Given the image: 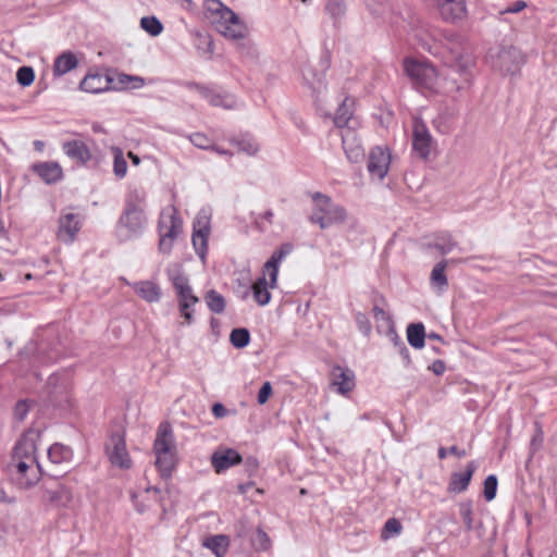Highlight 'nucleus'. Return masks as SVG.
Segmentation results:
<instances>
[{
    "mask_svg": "<svg viewBox=\"0 0 557 557\" xmlns=\"http://www.w3.org/2000/svg\"><path fill=\"white\" fill-rule=\"evenodd\" d=\"M166 273L176 292L180 313L185 320L184 324L190 325L194 322L193 307L199 302V298L194 294L188 277L178 265L168 269Z\"/></svg>",
    "mask_w": 557,
    "mask_h": 557,
    "instance_id": "7ed1b4c3",
    "label": "nucleus"
},
{
    "mask_svg": "<svg viewBox=\"0 0 557 557\" xmlns=\"http://www.w3.org/2000/svg\"><path fill=\"white\" fill-rule=\"evenodd\" d=\"M205 301L209 310L213 313H223L225 310V298L214 289H210L205 295Z\"/></svg>",
    "mask_w": 557,
    "mask_h": 557,
    "instance_id": "f704fd0d",
    "label": "nucleus"
},
{
    "mask_svg": "<svg viewBox=\"0 0 557 557\" xmlns=\"http://www.w3.org/2000/svg\"><path fill=\"white\" fill-rule=\"evenodd\" d=\"M528 7V3L524 0H517L510 5L506 7L504 10L499 11V14H516L521 12Z\"/></svg>",
    "mask_w": 557,
    "mask_h": 557,
    "instance_id": "603ef678",
    "label": "nucleus"
},
{
    "mask_svg": "<svg viewBox=\"0 0 557 557\" xmlns=\"http://www.w3.org/2000/svg\"><path fill=\"white\" fill-rule=\"evenodd\" d=\"M398 352L400 354V356L403 357V359L407 362V363H410V354H409V350L408 348L406 347L405 343H400V347L398 349Z\"/></svg>",
    "mask_w": 557,
    "mask_h": 557,
    "instance_id": "052dcab7",
    "label": "nucleus"
},
{
    "mask_svg": "<svg viewBox=\"0 0 557 557\" xmlns=\"http://www.w3.org/2000/svg\"><path fill=\"white\" fill-rule=\"evenodd\" d=\"M447 267V261L442 260L436 263L431 272V284L440 289L447 287L448 281L445 274V269Z\"/></svg>",
    "mask_w": 557,
    "mask_h": 557,
    "instance_id": "e433bc0d",
    "label": "nucleus"
},
{
    "mask_svg": "<svg viewBox=\"0 0 557 557\" xmlns=\"http://www.w3.org/2000/svg\"><path fill=\"white\" fill-rule=\"evenodd\" d=\"M131 82H133V83H134V84H133V87H134V88H140V87H143V86H144V84H145L144 78H141V77H139V76H133V79H132Z\"/></svg>",
    "mask_w": 557,
    "mask_h": 557,
    "instance_id": "69168bd1",
    "label": "nucleus"
},
{
    "mask_svg": "<svg viewBox=\"0 0 557 557\" xmlns=\"http://www.w3.org/2000/svg\"><path fill=\"white\" fill-rule=\"evenodd\" d=\"M35 72L30 66H21L16 72V81L23 86L27 87L34 83Z\"/></svg>",
    "mask_w": 557,
    "mask_h": 557,
    "instance_id": "79ce46f5",
    "label": "nucleus"
},
{
    "mask_svg": "<svg viewBox=\"0 0 557 557\" xmlns=\"http://www.w3.org/2000/svg\"><path fill=\"white\" fill-rule=\"evenodd\" d=\"M449 454H453L458 458L467 456V451L465 449H459L457 446L449 447Z\"/></svg>",
    "mask_w": 557,
    "mask_h": 557,
    "instance_id": "0e129e2a",
    "label": "nucleus"
},
{
    "mask_svg": "<svg viewBox=\"0 0 557 557\" xmlns=\"http://www.w3.org/2000/svg\"><path fill=\"white\" fill-rule=\"evenodd\" d=\"M332 385L342 395H347L355 387V374L348 368L334 366L331 371Z\"/></svg>",
    "mask_w": 557,
    "mask_h": 557,
    "instance_id": "a211bd4d",
    "label": "nucleus"
},
{
    "mask_svg": "<svg viewBox=\"0 0 557 557\" xmlns=\"http://www.w3.org/2000/svg\"><path fill=\"white\" fill-rule=\"evenodd\" d=\"M401 530H403V525H401L400 521L397 520L396 518H389V519H387V521L385 522V524L382 529L381 537L383 540H387L391 536L400 534Z\"/></svg>",
    "mask_w": 557,
    "mask_h": 557,
    "instance_id": "a19ab883",
    "label": "nucleus"
},
{
    "mask_svg": "<svg viewBox=\"0 0 557 557\" xmlns=\"http://www.w3.org/2000/svg\"><path fill=\"white\" fill-rule=\"evenodd\" d=\"M440 35L441 29L436 28H420L416 33V38L420 46L433 55L440 54Z\"/></svg>",
    "mask_w": 557,
    "mask_h": 557,
    "instance_id": "5701e85b",
    "label": "nucleus"
},
{
    "mask_svg": "<svg viewBox=\"0 0 557 557\" xmlns=\"http://www.w3.org/2000/svg\"><path fill=\"white\" fill-rule=\"evenodd\" d=\"M175 238H168L160 236L159 239V251L163 255H170L173 248Z\"/></svg>",
    "mask_w": 557,
    "mask_h": 557,
    "instance_id": "5fc2aeb1",
    "label": "nucleus"
},
{
    "mask_svg": "<svg viewBox=\"0 0 557 557\" xmlns=\"http://www.w3.org/2000/svg\"><path fill=\"white\" fill-rule=\"evenodd\" d=\"M156 454V466L162 476H169L174 468L176 458V446L173 430L170 423L162 422L158 430L153 444Z\"/></svg>",
    "mask_w": 557,
    "mask_h": 557,
    "instance_id": "f03ea898",
    "label": "nucleus"
},
{
    "mask_svg": "<svg viewBox=\"0 0 557 557\" xmlns=\"http://www.w3.org/2000/svg\"><path fill=\"white\" fill-rule=\"evenodd\" d=\"M242 461L240 454L233 448L218 449L211 455V465L216 473H222Z\"/></svg>",
    "mask_w": 557,
    "mask_h": 557,
    "instance_id": "dca6fc26",
    "label": "nucleus"
},
{
    "mask_svg": "<svg viewBox=\"0 0 557 557\" xmlns=\"http://www.w3.org/2000/svg\"><path fill=\"white\" fill-rule=\"evenodd\" d=\"M140 26L151 36H158L163 30L162 23L154 16H144L140 20Z\"/></svg>",
    "mask_w": 557,
    "mask_h": 557,
    "instance_id": "ea45409f",
    "label": "nucleus"
},
{
    "mask_svg": "<svg viewBox=\"0 0 557 557\" xmlns=\"http://www.w3.org/2000/svg\"><path fill=\"white\" fill-rule=\"evenodd\" d=\"M293 246L290 244H283L277 250H275L271 258L264 263V274L270 277L271 288L276 287L278 276V264L282 260L292 252Z\"/></svg>",
    "mask_w": 557,
    "mask_h": 557,
    "instance_id": "6ab92c4d",
    "label": "nucleus"
},
{
    "mask_svg": "<svg viewBox=\"0 0 557 557\" xmlns=\"http://www.w3.org/2000/svg\"><path fill=\"white\" fill-rule=\"evenodd\" d=\"M475 470V461H470L467 463L466 470L463 472H453L447 486V491L454 494H460L465 492L468 488Z\"/></svg>",
    "mask_w": 557,
    "mask_h": 557,
    "instance_id": "412c9836",
    "label": "nucleus"
},
{
    "mask_svg": "<svg viewBox=\"0 0 557 557\" xmlns=\"http://www.w3.org/2000/svg\"><path fill=\"white\" fill-rule=\"evenodd\" d=\"M33 170L42 178L47 184H54L63 176L62 168L57 162H40L33 165Z\"/></svg>",
    "mask_w": 557,
    "mask_h": 557,
    "instance_id": "bb28decb",
    "label": "nucleus"
},
{
    "mask_svg": "<svg viewBox=\"0 0 557 557\" xmlns=\"http://www.w3.org/2000/svg\"><path fill=\"white\" fill-rule=\"evenodd\" d=\"M311 198L313 201L312 213L309 216L311 223L318 224L320 228L324 230L346 220L345 208L335 205L329 196L317 191L311 195Z\"/></svg>",
    "mask_w": 557,
    "mask_h": 557,
    "instance_id": "20e7f679",
    "label": "nucleus"
},
{
    "mask_svg": "<svg viewBox=\"0 0 557 557\" xmlns=\"http://www.w3.org/2000/svg\"><path fill=\"white\" fill-rule=\"evenodd\" d=\"M47 493L49 500L59 506H66L72 499L70 490L63 485H59L54 490H49Z\"/></svg>",
    "mask_w": 557,
    "mask_h": 557,
    "instance_id": "4c0bfd02",
    "label": "nucleus"
},
{
    "mask_svg": "<svg viewBox=\"0 0 557 557\" xmlns=\"http://www.w3.org/2000/svg\"><path fill=\"white\" fill-rule=\"evenodd\" d=\"M459 511L461 519L465 523V527L468 531L472 530L473 528V509L472 504L470 502L461 503L459 506Z\"/></svg>",
    "mask_w": 557,
    "mask_h": 557,
    "instance_id": "49530a36",
    "label": "nucleus"
},
{
    "mask_svg": "<svg viewBox=\"0 0 557 557\" xmlns=\"http://www.w3.org/2000/svg\"><path fill=\"white\" fill-rule=\"evenodd\" d=\"M208 10L216 15L214 23L218 30L225 37L237 39L243 37L244 27L238 16L219 0H209Z\"/></svg>",
    "mask_w": 557,
    "mask_h": 557,
    "instance_id": "423d86ee",
    "label": "nucleus"
},
{
    "mask_svg": "<svg viewBox=\"0 0 557 557\" xmlns=\"http://www.w3.org/2000/svg\"><path fill=\"white\" fill-rule=\"evenodd\" d=\"M345 3L343 0H327L325 5L326 13L332 18H338L345 14Z\"/></svg>",
    "mask_w": 557,
    "mask_h": 557,
    "instance_id": "37998d69",
    "label": "nucleus"
},
{
    "mask_svg": "<svg viewBox=\"0 0 557 557\" xmlns=\"http://www.w3.org/2000/svg\"><path fill=\"white\" fill-rule=\"evenodd\" d=\"M239 286L242 287V290H237L238 297L243 300H246L251 293V286L248 282L239 283Z\"/></svg>",
    "mask_w": 557,
    "mask_h": 557,
    "instance_id": "bf43d9fd",
    "label": "nucleus"
},
{
    "mask_svg": "<svg viewBox=\"0 0 557 557\" xmlns=\"http://www.w3.org/2000/svg\"><path fill=\"white\" fill-rule=\"evenodd\" d=\"M236 145L239 151L245 152L248 156H255L259 151V145L257 141L249 137L238 139Z\"/></svg>",
    "mask_w": 557,
    "mask_h": 557,
    "instance_id": "c03bdc74",
    "label": "nucleus"
},
{
    "mask_svg": "<svg viewBox=\"0 0 557 557\" xmlns=\"http://www.w3.org/2000/svg\"><path fill=\"white\" fill-rule=\"evenodd\" d=\"M78 60L72 51H64L58 55L53 63V75L62 76L76 69Z\"/></svg>",
    "mask_w": 557,
    "mask_h": 557,
    "instance_id": "c756f323",
    "label": "nucleus"
},
{
    "mask_svg": "<svg viewBox=\"0 0 557 557\" xmlns=\"http://www.w3.org/2000/svg\"><path fill=\"white\" fill-rule=\"evenodd\" d=\"M272 394V385L270 382H264L258 393V403L263 405L268 401Z\"/></svg>",
    "mask_w": 557,
    "mask_h": 557,
    "instance_id": "864d4df0",
    "label": "nucleus"
},
{
    "mask_svg": "<svg viewBox=\"0 0 557 557\" xmlns=\"http://www.w3.org/2000/svg\"><path fill=\"white\" fill-rule=\"evenodd\" d=\"M230 342L235 348H244L250 342V333L245 327L234 329L231 332Z\"/></svg>",
    "mask_w": 557,
    "mask_h": 557,
    "instance_id": "58836bf2",
    "label": "nucleus"
},
{
    "mask_svg": "<svg viewBox=\"0 0 557 557\" xmlns=\"http://www.w3.org/2000/svg\"><path fill=\"white\" fill-rule=\"evenodd\" d=\"M497 478L495 474H491L488 476H486V479L484 480V490H483V494H484V498L487 500V502H491L495 498L496 496V491H497Z\"/></svg>",
    "mask_w": 557,
    "mask_h": 557,
    "instance_id": "a18cd8bd",
    "label": "nucleus"
},
{
    "mask_svg": "<svg viewBox=\"0 0 557 557\" xmlns=\"http://www.w3.org/2000/svg\"><path fill=\"white\" fill-rule=\"evenodd\" d=\"M392 156L387 147L375 146L369 152L368 171L371 177L382 181L388 172Z\"/></svg>",
    "mask_w": 557,
    "mask_h": 557,
    "instance_id": "9d476101",
    "label": "nucleus"
},
{
    "mask_svg": "<svg viewBox=\"0 0 557 557\" xmlns=\"http://www.w3.org/2000/svg\"><path fill=\"white\" fill-rule=\"evenodd\" d=\"M113 171L119 178H123L127 173V162L121 151L114 156Z\"/></svg>",
    "mask_w": 557,
    "mask_h": 557,
    "instance_id": "de8ad7c7",
    "label": "nucleus"
},
{
    "mask_svg": "<svg viewBox=\"0 0 557 557\" xmlns=\"http://www.w3.org/2000/svg\"><path fill=\"white\" fill-rule=\"evenodd\" d=\"M72 457V449L60 443H54L48 449V458L54 465L69 463Z\"/></svg>",
    "mask_w": 557,
    "mask_h": 557,
    "instance_id": "473e14b6",
    "label": "nucleus"
},
{
    "mask_svg": "<svg viewBox=\"0 0 557 557\" xmlns=\"http://www.w3.org/2000/svg\"><path fill=\"white\" fill-rule=\"evenodd\" d=\"M158 227L160 236L176 239L183 231V222L176 210L172 208L169 213L162 212Z\"/></svg>",
    "mask_w": 557,
    "mask_h": 557,
    "instance_id": "f3484780",
    "label": "nucleus"
},
{
    "mask_svg": "<svg viewBox=\"0 0 557 557\" xmlns=\"http://www.w3.org/2000/svg\"><path fill=\"white\" fill-rule=\"evenodd\" d=\"M352 104L354 101L350 100L349 98L344 99L343 102L339 104L333 117L334 124L338 128L344 129L347 126H356L358 124L357 121H355L352 117Z\"/></svg>",
    "mask_w": 557,
    "mask_h": 557,
    "instance_id": "c85d7f7f",
    "label": "nucleus"
},
{
    "mask_svg": "<svg viewBox=\"0 0 557 557\" xmlns=\"http://www.w3.org/2000/svg\"><path fill=\"white\" fill-rule=\"evenodd\" d=\"M202 545L210 549L216 557H224L228 549L230 540L226 535L218 534L206 537Z\"/></svg>",
    "mask_w": 557,
    "mask_h": 557,
    "instance_id": "2f4dec72",
    "label": "nucleus"
},
{
    "mask_svg": "<svg viewBox=\"0 0 557 557\" xmlns=\"http://www.w3.org/2000/svg\"><path fill=\"white\" fill-rule=\"evenodd\" d=\"M440 51L442 48L447 49L450 58L446 61L450 66H455L459 72H466L473 65V60L470 54L463 53V39L462 37L450 30H441L440 35Z\"/></svg>",
    "mask_w": 557,
    "mask_h": 557,
    "instance_id": "39448f33",
    "label": "nucleus"
},
{
    "mask_svg": "<svg viewBox=\"0 0 557 557\" xmlns=\"http://www.w3.org/2000/svg\"><path fill=\"white\" fill-rule=\"evenodd\" d=\"M64 153L78 163L85 164L91 159V152L82 140H70L62 145Z\"/></svg>",
    "mask_w": 557,
    "mask_h": 557,
    "instance_id": "393cba45",
    "label": "nucleus"
},
{
    "mask_svg": "<svg viewBox=\"0 0 557 557\" xmlns=\"http://www.w3.org/2000/svg\"><path fill=\"white\" fill-rule=\"evenodd\" d=\"M82 226L83 216L81 214L63 211L59 218L57 236L61 242L71 244L75 240Z\"/></svg>",
    "mask_w": 557,
    "mask_h": 557,
    "instance_id": "f8f14e48",
    "label": "nucleus"
},
{
    "mask_svg": "<svg viewBox=\"0 0 557 557\" xmlns=\"http://www.w3.org/2000/svg\"><path fill=\"white\" fill-rule=\"evenodd\" d=\"M256 540L258 542L259 549L265 550L270 547V537L264 531L258 530Z\"/></svg>",
    "mask_w": 557,
    "mask_h": 557,
    "instance_id": "6e6d98bb",
    "label": "nucleus"
},
{
    "mask_svg": "<svg viewBox=\"0 0 557 557\" xmlns=\"http://www.w3.org/2000/svg\"><path fill=\"white\" fill-rule=\"evenodd\" d=\"M148 224L146 212L123 210L116 224V237L120 243L139 238Z\"/></svg>",
    "mask_w": 557,
    "mask_h": 557,
    "instance_id": "0eeeda50",
    "label": "nucleus"
},
{
    "mask_svg": "<svg viewBox=\"0 0 557 557\" xmlns=\"http://www.w3.org/2000/svg\"><path fill=\"white\" fill-rule=\"evenodd\" d=\"M147 193L144 187H131L125 196L124 209L127 211L145 212Z\"/></svg>",
    "mask_w": 557,
    "mask_h": 557,
    "instance_id": "a878e982",
    "label": "nucleus"
},
{
    "mask_svg": "<svg viewBox=\"0 0 557 557\" xmlns=\"http://www.w3.org/2000/svg\"><path fill=\"white\" fill-rule=\"evenodd\" d=\"M429 369L432 370L434 374L442 375L446 370V366L442 360H434Z\"/></svg>",
    "mask_w": 557,
    "mask_h": 557,
    "instance_id": "13d9d810",
    "label": "nucleus"
},
{
    "mask_svg": "<svg viewBox=\"0 0 557 557\" xmlns=\"http://www.w3.org/2000/svg\"><path fill=\"white\" fill-rule=\"evenodd\" d=\"M190 143L200 149H210L211 140L202 133H195L189 136Z\"/></svg>",
    "mask_w": 557,
    "mask_h": 557,
    "instance_id": "09e8293b",
    "label": "nucleus"
},
{
    "mask_svg": "<svg viewBox=\"0 0 557 557\" xmlns=\"http://www.w3.org/2000/svg\"><path fill=\"white\" fill-rule=\"evenodd\" d=\"M274 213L272 210H267L263 214L260 215L261 219H264L268 223H272Z\"/></svg>",
    "mask_w": 557,
    "mask_h": 557,
    "instance_id": "774afa93",
    "label": "nucleus"
},
{
    "mask_svg": "<svg viewBox=\"0 0 557 557\" xmlns=\"http://www.w3.org/2000/svg\"><path fill=\"white\" fill-rule=\"evenodd\" d=\"M189 87L196 89L199 95L208 100L211 106L223 107L225 109H233L235 107V100L232 96L216 94L211 89L198 84H189Z\"/></svg>",
    "mask_w": 557,
    "mask_h": 557,
    "instance_id": "b1692460",
    "label": "nucleus"
},
{
    "mask_svg": "<svg viewBox=\"0 0 557 557\" xmlns=\"http://www.w3.org/2000/svg\"><path fill=\"white\" fill-rule=\"evenodd\" d=\"M432 136L422 121L416 120L412 131V148L421 158L426 159L431 153Z\"/></svg>",
    "mask_w": 557,
    "mask_h": 557,
    "instance_id": "2eb2a0df",
    "label": "nucleus"
},
{
    "mask_svg": "<svg viewBox=\"0 0 557 557\" xmlns=\"http://www.w3.org/2000/svg\"><path fill=\"white\" fill-rule=\"evenodd\" d=\"M432 246L442 255H447L458 248L457 242H455L448 233L437 235Z\"/></svg>",
    "mask_w": 557,
    "mask_h": 557,
    "instance_id": "c9c22d12",
    "label": "nucleus"
},
{
    "mask_svg": "<svg viewBox=\"0 0 557 557\" xmlns=\"http://www.w3.org/2000/svg\"><path fill=\"white\" fill-rule=\"evenodd\" d=\"M372 311H373V315H374V318L376 320L387 319L386 312L382 308H380L379 306H374Z\"/></svg>",
    "mask_w": 557,
    "mask_h": 557,
    "instance_id": "680f3d73",
    "label": "nucleus"
},
{
    "mask_svg": "<svg viewBox=\"0 0 557 557\" xmlns=\"http://www.w3.org/2000/svg\"><path fill=\"white\" fill-rule=\"evenodd\" d=\"M113 79L100 73L87 74L81 82V89L86 92L99 94L111 88Z\"/></svg>",
    "mask_w": 557,
    "mask_h": 557,
    "instance_id": "4be33fe9",
    "label": "nucleus"
},
{
    "mask_svg": "<svg viewBox=\"0 0 557 557\" xmlns=\"http://www.w3.org/2000/svg\"><path fill=\"white\" fill-rule=\"evenodd\" d=\"M271 287L270 283L265 280V274H263L262 277H259L252 285H251V293L255 301L259 306H267L271 300V293L269 292V288Z\"/></svg>",
    "mask_w": 557,
    "mask_h": 557,
    "instance_id": "7c9ffc66",
    "label": "nucleus"
},
{
    "mask_svg": "<svg viewBox=\"0 0 557 557\" xmlns=\"http://www.w3.org/2000/svg\"><path fill=\"white\" fill-rule=\"evenodd\" d=\"M29 411V406L26 400H20L16 403L13 416L16 421H23Z\"/></svg>",
    "mask_w": 557,
    "mask_h": 557,
    "instance_id": "3c124183",
    "label": "nucleus"
},
{
    "mask_svg": "<svg viewBox=\"0 0 557 557\" xmlns=\"http://www.w3.org/2000/svg\"><path fill=\"white\" fill-rule=\"evenodd\" d=\"M108 457L113 466L128 469L132 465L126 449L125 437L122 433H113L106 446Z\"/></svg>",
    "mask_w": 557,
    "mask_h": 557,
    "instance_id": "ddd939ff",
    "label": "nucleus"
},
{
    "mask_svg": "<svg viewBox=\"0 0 557 557\" xmlns=\"http://www.w3.org/2000/svg\"><path fill=\"white\" fill-rule=\"evenodd\" d=\"M293 246L290 244H283L277 250H275L271 258L264 263V274L270 277L271 288L276 287L278 276V264L282 260L292 252Z\"/></svg>",
    "mask_w": 557,
    "mask_h": 557,
    "instance_id": "aec40b11",
    "label": "nucleus"
},
{
    "mask_svg": "<svg viewBox=\"0 0 557 557\" xmlns=\"http://www.w3.org/2000/svg\"><path fill=\"white\" fill-rule=\"evenodd\" d=\"M356 323L363 335L368 336L371 333V323L364 313L358 312L356 314Z\"/></svg>",
    "mask_w": 557,
    "mask_h": 557,
    "instance_id": "8fccbe9b",
    "label": "nucleus"
},
{
    "mask_svg": "<svg viewBox=\"0 0 557 557\" xmlns=\"http://www.w3.org/2000/svg\"><path fill=\"white\" fill-rule=\"evenodd\" d=\"M404 71L417 87L429 90L435 87L437 71L430 63L407 58L404 60Z\"/></svg>",
    "mask_w": 557,
    "mask_h": 557,
    "instance_id": "6e6552de",
    "label": "nucleus"
},
{
    "mask_svg": "<svg viewBox=\"0 0 557 557\" xmlns=\"http://www.w3.org/2000/svg\"><path fill=\"white\" fill-rule=\"evenodd\" d=\"M425 329L422 323H411L407 326L408 343L416 349H421L425 344Z\"/></svg>",
    "mask_w": 557,
    "mask_h": 557,
    "instance_id": "72a5a7b5",
    "label": "nucleus"
},
{
    "mask_svg": "<svg viewBox=\"0 0 557 557\" xmlns=\"http://www.w3.org/2000/svg\"><path fill=\"white\" fill-rule=\"evenodd\" d=\"M211 213L208 209H201L193 223L191 242L197 255L203 259L208 249L210 234Z\"/></svg>",
    "mask_w": 557,
    "mask_h": 557,
    "instance_id": "1a4fd4ad",
    "label": "nucleus"
},
{
    "mask_svg": "<svg viewBox=\"0 0 557 557\" xmlns=\"http://www.w3.org/2000/svg\"><path fill=\"white\" fill-rule=\"evenodd\" d=\"M133 79V76L127 74H117V82L120 85L125 86Z\"/></svg>",
    "mask_w": 557,
    "mask_h": 557,
    "instance_id": "e2e57ef3",
    "label": "nucleus"
},
{
    "mask_svg": "<svg viewBox=\"0 0 557 557\" xmlns=\"http://www.w3.org/2000/svg\"><path fill=\"white\" fill-rule=\"evenodd\" d=\"M135 293L147 302H158L161 299L160 286L151 281H140L133 284Z\"/></svg>",
    "mask_w": 557,
    "mask_h": 557,
    "instance_id": "cd10ccee",
    "label": "nucleus"
},
{
    "mask_svg": "<svg viewBox=\"0 0 557 557\" xmlns=\"http://www.w3.org/2000/svg\"><path fill=\"white\" fill-rule=\"evenodd\" d=\"M33 432H26L15 444L7 472L12 483L22 490H27L38 483L41 469L36 458V437Z\"/></svg>",
    "mask_w": 557,
    "mask_h": 557,
    "instance_id": "f257e3e1",
    "label": "nucleus"
},
{
    "mask_svg": "<svg viewBox=\"0 0 557 557\" xmlns=\"http://www.w3.org/2000/svg\"><path fill=\"white\" fill-rule=\"evenodd\" d=\"M524 55L515 47L499 50L493 66L504 74H516L524 63Z\"/></svg>",
    "mask_w": 557,
    "mask_h": 557,
    "instance_id": "9b49d317",
    "label": "nucleus"
},
{
    "mask_svg": "<svg viewBox=\"0 0 557 557\" xmlns=\"http://www.w3.org/2000/svg\"><path fill=\"white\" fill-rule=\"evenodd\" d=\"M212 413L215 418L222 419L227 416L228 410L225 408V406L221 403H215L212 406Z\"/></svg>",
    "mask_w": 557,
    "mask_h": 557,
    "instance_id": "4d7b16f0",
    "label": "nucleus"
},
{
    "mask_svg": "<svg viewBox=\"0 0 557 557\" xmlns=\"http://www.w3.org/2000/svg\"><path fill=\"white\" fill-rule=\"evenodd\" d=\"M211 150H213L214 152L221 154V156H232V153L223 148H220L218 146H213L211 145Z\"/></svg>",
    "mask_w": 557,
    "mask_h": 557,
    "instance_id": "338daca9",
    "label": "nucleus"
},
{
    "mask_svg": "<svg viewBox=\"0 0 557 557\" xmlns=\"http://www.w3.org/2000/svg\"><path fill=\"white\" fill-rule=\"evenodd\" d=\"M343 149L347 159L351 162H359L364 157V150L355 126H347L341 131Z\"/></svg>",
    "mask_w": 557,
    "mask_h": 557,
    "instance_id": "4468645a",
    "label": "nucleus"
}]
</instances>
